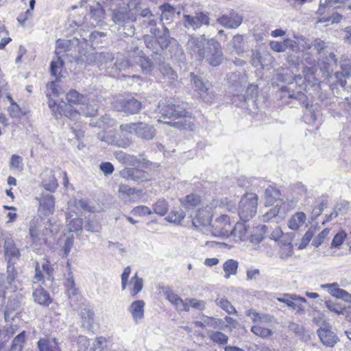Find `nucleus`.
<instances>
[{
	"label": "nucleus",
	"instance_id": "f257e3e1",
	"mask_svg": "<svg viewBox=\"0 0 351 351\" xmlns=\"http://www.w3.org/2000/svg\"><path fill=\"white\" fill-rule=\"evenodd\" d=\"M186 47L187 49L199 61L205 59L213 66H219L222 62L221 46L215 39L206 40L204 35L198 38L191 37Z\"/></svg>",
	"mask_w": 351,
	"mask_h": 351
},
{
	"label": "nucleus",
	"instance_id": "f03ea898",
	"mask_svg": "<svg viewBox=\"0 0 351 351\" xmlns=\"http://www.w3.org/2000/svg\"><path fill=\"white\" fill-rule=\"evenodd\" d=\"M158 112L164 119H172L173 121H164L173 127L184 130H193L194 124L192 119L186 116L185 108L173 104L169 100L160 102L158 106ZM160 122H163L159 120Z\"/></svg>",
	"mask_w": 351,
	"mask_h": 351
},
{
	"label": "nucleus",
	"instance_id": "7ed1b4c3",
	"mask_svg": "<svg viewBox=\"0 0 351 351\" xmlns=\"http://www.w3.org/2000/svg\"><path fill=\"white\" fill-rule=\"evenodd\" d=\"M111 21L119 25V35L123 36H132L135 32L133 22L135 16L132 13L128 4L123 3H115L114 8L110 7Z\"/></svg>",
	"mask_w": 351,
	"mask_h": 351
},
{
	"label": "nucleus",
	"instance_id": "20e7f679",
	"mask_svg": "<svg viewBox=\"0 0 351 351\" xmlns=\"http://www.w3.org/2000/svg\"><path fill=\"white\" fill-rule=\"evenodd\" d=\"M264 198L267 206H272L274 203H277L275 208L271 209L262 216V221L264 222L269 221L272 218L276 217L278 213H286L295 208L298 202L296 199H293L290 202H282L280 199L279 190L271 186H269L265 189Z\"/></svg>",
	"mask_w": 351,
	"mask_h": 351
},
{
	"label": "nucleus",
	"instance_id": "39448f33",
	"mask_svg": "<svg viewBox=\"0 0 351 351\" xmlns=\"http://www.w3.org/2000/svg\"><path fill=\"white\" fill-rule=\"evenodd\" d=\"M191 82L204 102L211 103L215 97L213 85L201 75L191 72L189 74Z\"/></svg>",
	"mask_w": 351,
	"mask_h": 351
},
{
	"label": "nucleus",
	"instance_id": "423d86ee",
	"mask_svg": "<svg viewBox=\"0 0 351 351\" xmlns=\"http://www.w3.org/2000/svg\"><path fill=\"white\" fill-rule=\"evenodd\" d=\"M119 130L129 134L134 133L138 138L143 140H151L156 135L154 127L144 122L121 124Z\"/></svg>",
	"mask_w": 351,
	"mask_h": 351
},
{
	"label": "nucleus",
	"instance_id": "0eeeda50",
	"mask_svg": "<svg viewBox=\"0 0 351 351\" xmlns=\"http://www.w3.org/2000/svg\"><path fill=\"white\" fill-rule=\"evenodd\" d=\"M232 227L230 217L226 215H222L210 223L206 231H204V234L218 237H229Z\"/></svg>",
	"mask_w": 351,
	"mask_h": 351
},
{
	"label": "nucleus",
	"instance_id": "6e6552de",
	"mask_svg": "<svg viewBox=\"0 0 351 351\" xmlns=\"http://www.w3.org/2000/svg\"><path fill=\"white\" fill-rule=\"evenodd\" d=\"M258 196L254 193L245 195L241 199L239 215L241 220L249 221L256 213Z\"/></svg>",
	"mask_w": 351,
	"mask_h": 351
},
{
	"label": "nucleus",
	"instance_id": "1a4fd4ad",
	"mask_svg": "<svg viewBox=\"0 0 351 351\" xmlns=\"http://www.w3.org/2000/svg\"><path fill=\"white\" fill-rule=\"evenodd\" d=\"M66 99L69 105L80 104L84 106L81 108L82 113L86 117L94 116L97 108L88 104V99L86 95L80 94L77 90L71 89L66 95Z\"/></svg>",
	"mask_w": 351,
	"mask_h": 351
},
{
	"label": "nucleus",
	"instance_id": "9d476101",
	"mask_svg": "<svg viewBox=\"0 0 351 351\" xmlns=\"http://www.w3.org/2000/svg\"><path fill=\"white\" fill-rule=\"evenodd\" d=\"M8 275L5 278L3 275L0 276V289L5 293V291L14 292L21 289V283L16 279L17 272L12 265L7 266Z\"/></svg>",
	"mask_w": 351,
	"mask_h": 351
},
{
	"label": "nucleus",
	"instance_id": "9b49d317",
	"mask_svg": "<svg viewBox=\"0 0 351 351\" xmlns=\"http://www.w3.org/2000/svg\"><path fill=\"white\" fill-rule=\"evenodd\" d=\"M191 217L193 226L204 233V231H206V228L210 226L211 208L206 207L198 209Z\"/></svg>",
	"mask_w": 351,
	"mask_h": 351
},
{
	"label": "nucleus",
	"instance_id": "f8f14e48",
	"mask_svg": "<svg viewBox=\"0 0 351 351\" xmlns=\"http://www.w3.org/2000/svg\"><path fill=\"white\" fill-rule=\"evenodd\" d=\"M113 106L117 111L131 114H137L141 109V103L134 98L117 99L114 101Z\"/></svg>",
	"mask_w": 351,
	"mask_h": 351
},
{
	"label": "nucleus",
	"instance_id": "ddd939ff",
	"mask_svg": "<svg viewBox=\"0 0 351 351\" xmlns=\"http://www.w3.org/2000/svg\"><path fill=\"white\" fill-rule=\"evenodd\" d=\"M184 26L187 29L195 30L202 25H208L210 18L208 14L200 12L195 14V16L184 14Z\"/></svg>",
	"mask_w": 351,
	"mask_h": 351
},
{
	"label": "nucleus",
	"instance_id": "4468645a",
	"mask_svg": "<svg viewBox=\"0 0 351 351\" xmlns=\"http://www.w3.org/2000/svg\"><path fill=\"white\" fill-rule=\"evenodd\" d=\"M226 80L238 93H241L245 89L247 77L244 71L231 72L227 75Z\"/></svg>",
	"mask_w": 351,
	"mask_h": 351
},
{
	"label": "nucleus",
	"instance_id": "2eb2a0df",
	"mask_svg": "<svg viewBox=\"0 0 351 351\" xmlns=\"http://www.w3.org/2000/svg\"><path fill=\"white\" fill-rule=\"evenodd\" d=\"M3 250L5 258L8 261V265H14L15 261L19 258L21 254L12 238L7 237L5 239Z\"/></svg>",
	"mask_w": 351,
	"mask_h": 351
},
{
	"label": "nucleus",
	"instance_id": "dca6fc26",
	"mask_svg": "<svg viewBox=\"0 0 351 351\" xmlns=\"http://www.w3.org/2000/svg\"><path fill=\"white\" fill-rule=\"evenodd\" d=\"M141 194V190H136L125 184H120L119 186V197L125 202H136L140 198Z\"/></svg>",
	"mask_w": 351,
	"mask_h": 351
},
{
	"label": "nucleus",
	"instance_id": "f3484780",
	"mask_svg": "<svg viewBox=\"0 0 351 351\" xmlns=\"http://www.w3.org/2000/svg\"><path fill=\"white\" fill-rule=\"evenodd\" d=\"M341 71H337L331 75L330 78L335 85H339L341 87H345L347 84L346 79L351 76V63H343L341 66Z\"/></svg>",
	"mask_w": 351,
	"mask_h": 351
},
{
	"label": "nucleus",
	"instance_id": "a211bd4d",
	"mask_svg": "<svg viewBox=\"0 0 351 351\" xmlns=\"http://www.w3.org/2000/svg\"><path fill=\"white\" fill-rule=\"evenodd\" d=\"M279 302L298 311H302L304 309L302 303L306 302V300L296 294H285L283 298H278Z\"/></svg>",
	"mask_w": 351,
	"mask_h": 351
},
{
	"label": "nucleus",
	"instance_id": "6ab92c4d",
	"mask_svg": "<svg viewBox=\"0 0 351 351\" xmlns=\"http://www.w3.org/2000/svg\"><path fill=\"white\" fill-rule=\"evenodd\" d=\"M321 287L324 289H326L328 293L333 297L351 303V295L346 290L340 289L337 282L322 285Z\"/></svg>",
	"mask_w": 351,
	"mask_h": 351
},
{
	"label": "nucleus",
	"instance_id": "aec40b11",
	"mask_svg": "<svg viewBox=\"0 0 351 351\" xmlns=\"http://www.w3.org/2000/svg\"><path fill=\"white\" fill-rule=\"evenodd\" d=\"M32 297L36 303L44 306H48L52 302L49 293L40 285H34Z\"/></svg>",
	"mask_w": 351,
	"mask_h": 351
},
{
	"label": "nucleus",
	"instance_id": "412c9836",
	"mask_svg": "<svg viewBox=\"0 0 351 351\" xmlns=\"http://www.w3.org/2000/svg\"><path fill=\"white\" fill-rule=\"evenodd\" d=\"M39 204L38 211L43 215L48 216L53 213L55 202L52 195L43 193Z\"/></svg>",
	"mask_w": 351,
	"mask_h": 351
},
{
	"label": "nucleus",
	"instance_id": "4be33fe9",
	"mask_svg": "<svg viewBox=\"0 0 351 351\" xmlns=\"http://www.w3.org/2000/svg\"><path fill=\"white\" fill-rule=\"evenodd\" d=\"M219 23L227 28H237L243 21L241 16L235 12H230L229 14H224L218 19Z\"/></svg>",
	"mask_w": 351,
	"mask_h": 351
},
{
	"label": "nucleus",
	"instance_id": "5701e85b",
	"mask_svg": "<svg viewBox=\"0 0 351 351\" xmlns=\"http://www.w3.org/2000/svg\"><path fill=\"white\" fill-rule=\"evenodd\" d=\"M165 295L166 299L168 300L173 305H174L176 309L179 311H189V304L188 300H183L177 294L173 293L172 291L167 290L165 291Z\"/></svg>",
	"mask_w": 351,
	"mask_h": 351
},
{
	"label": "nucleus",
	"instance_id": "b1692460",
	"mask_svg": "<svg viewBox=\"0 0 351 351\" xmlns=\"http://www.w3.org/2000/svg\"><path fill=\"white\" fill-rule=\"evenodd\" d=\"M123 178L135 182H143L149 179V174L143 170L137 168H130L123 170L121 172Z\"/></svg>",
	"mask_w": 351,
	"mask_h": 351
},
{
	"label": "nucleus",
	"instance_id": "393cba45",
	"mask_svg": "<svg viewBox=\"0 0 351 351\" xmlns=\"http://www.w3.org/2000/svg\"><path fill=\"white\" fill-rule=\"evenodd\" d=\"M145 305V303L143 300H136L128 308L136 324H138L144 317Z\"/></svg>",
	"mask_w": 351,
	"mask_h": 351
},
{
	"label": "nucleus",
	"instance_id": "a878e982",
	"mask_svg": "<svg viewBox=\"0 0 351 351\" xmlns=\"http://www.w3.org/2000/svg\"><path fill=\"white\" fill-rule=\"evenodd\" d=\"M317 335L322 342L328 347H333L338 341V337L328 329L319 328L317 330Z\"/></svg>",
	"mask_w": 351,
	"mask_h": 351
},
{
	"label": "nucleus",
	"instance_id": "bb28decb",
	"mask_svg": "<svg viewBox=\"0 0 351 351\" xmlns=\"http://www.w3.org/2000/svg\"><path fill=\"white\" fill-rule=\"evenodd\" d=\"M228 47L232 53L241 55L246 51L245 43L243 35L237 34L233 36L228 44Z\"/></svg>",
	"mask_w": 351,
	"mask_h": 351
},
{
	"label": "nucleus",
	"instance_id": "cd10ccee",
	"mask_svg": "<svg viewBox=\"0 0 351 351\" xmlns=\"http://www.w3.org/2000/svg\"><path fill=\"white\" fill-rule=\"evenodd\" d=\"M102 5L104 4L100 0L90 6V14L91 19L95 21V24L93 23H92L93 25H98V23L105 18V12Z\"/></svg>",
	"mask_w": 351,
	"mask_h": 351
},
{
	"label": "nucleus",
	"instance_id": "c85d7f7f",
	"mask_svg": "<svg viewBox=\"0 0 351 351\" xmlns=\"http://www.w3.org/2000/svg\"><path fill=\"white\" fill-rule=\"evenodd\" d=\"M39 351H60L55 339L43 338L37 343Z\"/></svg>",
	"mask_w": 351,
	"mask_h": 351
},
{
	"label": "nucleus",
	"instance_id": "c756f323",
	"mask_svg": "<svg viewBox=\"0 0 351 351\" xmlns=\"http://www.w3.org/2000/svg\"><path fill=\"white\" fill-rule=\"evenodd\" d=\"M306 220V217L304 213L297 212L289 219L288 221V226L291 230H298L305 223Z\"/></svg>",
	"mask_w": 351,
	"mask_h": 351
},
{
	"label": "nucleus",
	"instance_id": "7c9ffc66",
	"mask_svg": "<svg viewBox=\"0 0 351 351\" xmlns=\"http://www.w3.org/2000/svg\"><path fill=\"white\" fill-rule=\"evenodd\" d=\"M159 69L163 76V78L167 80V83L172 84L177 80V73L172 69L169 64L162 63L160 64Z\"/></svg>",
	"mask_w": 351,
	"mask_h": 351
},
{
	"label": "nucleus",
	"instance_id": "2f4dec72",
	"mask_svg": "<svg viewBox=\"0 0 351 351\" xmlns=\"http://www.w3.org/2000/svg\"><path fill=\"white\" fill-rule=\"evenodd\" d=\"M245 315L250 317L256 324L270 322L272 319V317L268 314H261L252 309L247 311Z\"/></svg>",
	"mask_w": 351,
	"mask_h": 351
},
{
	"label": "nucleus",
	"instance_id": "473e14b6",
	"mask_svg": "<svg viewBox=\"0 0 351 351\" xmlns=\"http://www.w3.org/2000/svg\"><path fill=\"white\" fill-rule=\"evenodd\" d=\"M181 205L185 208H193L201 203L200 196L197 194H190L180 199Z\"/></svg>",
	"mask_w": 351,
	"mask_h": 351
},
{
	"label": "nucleus",
	"instance_id": "72a5a7b5",
	"mask_svg": "<svg viewBox=\"0 0 351 351\" xmlns=\"http://www.w3.org/2000/svg\"><path fill=\"white\" fill-rule=\"evenodd\" d=\"M64 287L69 298L76 296L78 294V289L76 288L73 275L70 271L65 276Z\"/></svg>",
	"mask_w": 351,
	"mask_h": 351
},
{
	"label": "nucleus",
	"instance_id": "f704fd0d",
	"mask_svg": "<svg viewBox=\"0 0 351 351\" xmlns=\"http://www.w3.org/2000/svg\"><path fill=\"white\" fill-rule=\"evenodd\" d=\"M292 84L289 85L288 87H285L282 89V91L286 93L287 97L288 98L294 99L298 101L300 104H304L306 101V95L301 90L295 91L291 88ZM294 86L295 85L293 84Z\"/></svg>",
	"mask_w": 351,
	"mask_h": 351
},
{
	"label": "nucleus",
	"instance_id": "c9c22d12",
	"mask_svg": "<svg viewBox=\"0 0 351 351\" xmlns=\"http://www.w3.org/2000/svg\"><path fill=\"white\" fill-rule=\"evenodd\" d=\"M114 59L112 53L109 52H101L96 54H89L87 60H92L98 61L101 64H107Z\"/></svg>",
	"mask_w": 351,
	"mask_h": 351
},
{
	"label": "nucleus",
	"instance_id": "e433bc0d",
	"mask_svg": "<svg viewBox=\"0 0 351 351\" xmlns=\"http://www.w3.org/2000/svg\"><path fill=\"white\" fill-rule=\"evenodd\" d=\"M247 229L245 225L242 223H237L233 227L230 232V235L234 236L235 238H238L239 241H244L247 237Z\"/></svg>",
	"mask_w": 351,
	"mask_h": 351
},
{
	"label": "nucleus",
	"instance_id": "4c0bfd02",
	"mask_svg": "<svg viewBox=\"0 0 351 351\" xmlns=\"http://www.w3.org/2000/svg\"><path fill=\"white\" fill-rule=\"evenodd\" d=\"M77 42V40H58L56 43L57 48L56 50V53L57 56H60L62 52L71 51L75 43Z\"/></svg>",
	"mask_w": 351,
	"mask_h": 351
},
{
	"label": "nucleus",
	"instance_id": "58836bf2",
	"mask_svg": "<svg viewBox=\"0 0 351 351\" xmlns=\"http://www.w3.org/2000/svg\"><path fill=\"white\" fill-rule=\"evenodd\" d=\"M215 303L219 308H221L230 315L237 313V311H236L235 308L224 297L218 296L215 300Z\"/></svg>",
	"mask_w": 351,
	"mask_h": 351
},
{
	"label": "nucleus",
	"instance_id": "ea45409f",
	"mask_svg": "<svg viewBox=\"0 0 351 351\" xmlns=\"http://www.w3.org/2000/svg\"><path fill=\"white\" fill-rule=\"evenodd\" d=\"M131 286L130 293L132 296H135L141 292L143 287V280L138 276L137 273L131 278L130 281Z\"/></svg>",
	"mask_w": 351,
	"mask_h": 351
},
{
	"label": "nucleus",
	"instance_id": "a19ab883",
	"mask_svg": "<svg viewBox=\"0 0 351 351\" xmlns=\"http://www.w3.org/2000/svg\"><path fill=\"white\" fill-rule=\"evenodd\" d=\"M81 317L82 326L84 328H89L94 322V313L90 308H84L81 311Z\"/></svg>",
	"mask_w": 351,
	"mask_h": 351
},
{
	"label": "nucleus",
	"instance_id": "79ce46f5",
	"mask_svg": "<svg viewBox=\"0 0 351 351\" xmlns=\"http://www.w3.org/2000/svg\"><path fill=\"white\" fill-rule=\"evenodd\" d=\"M239 263L237 261L233 259H228L223 265V271H225V278H229L231 275H235L237 272Z\"/></svg>",
	"mask_w": 351,
	"mask_h": 351
},
{
	"label": "nucleus",
	"instance_id": "37998d69",
	"mask_svg": "<svg viewBox=\"0 0 351 351\" xmlns=\"http://www.w3.org/2000/svg\"><path fill=\"white\" fill-rule=\"evenodd\" d=\"M63 60L61 59L60 56H57L56 60H52L50 64V71L51 74L56 79H58L61 77L62 69L63 67Z\"/></svg>",
	"mask_w": 351,
	"mask_h": 351
},
{
	"label": "nucleus",
	"instance_id": "c03bdc74",
	"mask_svg": "<svg viewBox=\"0 0 351 351\" xmlns=\"http://www.w3.org/2000/svg\"><path fill=\"white\" fill-rule=\"evenodd\" d=\"M185 213L181 208L173 209L169 215L166 217V219L176 224L180 223L185 217Z\"/></svg>",
	"mask_w": 351,
	"mask_h": 351
},
{
	"label": "nucleus",
	"instance_id": "a18cd8bd",
	"mask_svg": "<svg viewBox=\"0 0 351 351\" xmlns=\"http://www.w3.org/2000/svg\"><path fill=\"white\" fill-rule=\"evenodd\" d=\"M60 113H63L64 115L71 119L77 120L80 117V112L74 110L71 105L66 104L63 102V106H59Z\"/></svg>",
	"mask_w": 351,
	"mask_h": 351
},
{
	"label": "nucleus",
	"instance_id": "49530a36",
	"mask_svg": "<svg viewBox=\"0 0 351 351\" xmlns=\"http://www.w3.org/2000/svg\"><path fill=\"white\" fill-rule=\"evenodd\" d=\"M144 40L146 47L149 49L154 53L160 54V44H158L157 38L152 36H145Z\"/></svg>",
	"mask_w": 351,
	"mask_h": 351
},
{
	"label": "nucleus",
	"instance_id": "de8ad7c7",
	"mask_svg": "<svg viewBox=\"0 0 351 351\" xmlns=\"http://www.w3.org/2000/svg\"><path fill=\"white\" fill-rule=\"evenodd\" d=\"M208 336L213 342L218 344H226L228 341V337L219 331H209Z\"/></svg>",
	"mask_w": 351,
	"mask_h": 351
},
{
	"label": "nucleus",
	"instance_id": "09e8293b",
	"mask_svg": "<svg viewBox=\"0 0 351 351\" xmlns=\"http://www.w3.org/2000/svg\"><path fill=\"white\" fill-rule=\"evenodd\" d=\"M124 132L121 130L117 132L114 136L113 142L118 147L125 148L131 144L132 141L129 137L125 136Z\"/></svg>",
	"mask_w": 351,
	"mask_h": 351
},
{
	"label": "nucleus",
	"instance_id": "8fccbe9b",
	"mask_svg": "<svg viewBox=\"0 0 351 351\" xmlns=\"http://www.w3.org/2000/svg\"><path fill=\"white\" fill-rule=\"evenodd\" d=\"M25 341V332L23 331L14 337L9 351H22Z\"/></svg>",
	"mask_w": 351,
	"mask_h": 351
},
{
	"label": "nucleus",
	"instance_id": "3c124183",
	"mask_svg": "<svg viewBox=\"0 0 351 351\" xmlns=\"http://www.w3.org/2000/svg\"><path fill=\"white\" fill-rule=\"evenodd\" d=\"M153 210L154 213L160 216H164L169 210V204L165 199H158L153 205Z\"/></svg>",
	"mask_w": 351,
	"mask_h": 351
},
{
	"label": "nucleus",
	"instance_id": "603ef678",
	"mask_svg": "<svg viewBox=\"0 0 351 351\" xmlns=\"http://www.w3.org/2000/svg\"><path fill=\"white\" fill-rule=\"evenodd\" d=\"M251 331L255 335L262 337L266 338L272 335L273 332L271 330L265 328L261 326V324H255L251 328Z\"/></svg>",
	"mask_w": 351,
	"mask_h": 351
},
{
	"label": "nucleus",
	"instance_id": "864d4df0",
	"mask_svg": "<svg viewBox=\"0 0 351 351\" xmlns=\"http://www.w3.org/2000/svg\"><path fill=\"white\" fill-rule=\"evenodd\" d=\"M84 229L86 231L91 232H99L101 227L99 222L95 219H86L84 224Z\"/></svg>",
	"mask_w": 351,
	"mask_h": 351
},
{
	"label": "nucleus",
	"instance_id": "5fc2aeb1",
	"mask_svg": "<svg viewBox=\"0 0 351 351\" xmlns=\"http://www.w3.org/2000/svg\"><path fill=\"white\" fill-rule=\"evenodd\" d=\"M162 10L161 19L171 21L174 16L175 8L169 4H164L160 6Z\"/></svg>",
	"mask_w": 351,
	"mask_h": 351
},
{
	"label": "nucleus",
	"instance_id": "6e6d98bb",
	"mask_svg": "<svg viewBox=\"0 0 351 351\" xmlns=\"http://www.w3.org/2000/svg\"><path fill=\"white\" fill-rule=\"evenodd\" d=\"M204 317L206 327H212L213 328L220 329L223 328V321L221 319L208 316H204Z\"/></svg>",
	"mask_w": 351,
	"mask_h": 351
},
{
	"label": "nucleus",
	"instance_id": "4d7b16f0",
	"mask_svg": "<svg viewBox=\"0 0 351 351\" xmlns=\"http://www.w3.org/2000/svg\"><path fill=\"white\" fill-rule=\"evenodd\" d=\"M137 62L141 66L143 71L146 73L151 71L152 69L154 66L152 61L145 56H140L138 58V61Z\"/></svg>",
	"mask_w": 351,
	"mask_h": 351
},
{
	"label": "nucleus",
	"instance_id": "13d9d810",
	"mask_svg": "<svg viewBox=\"0 0 351 351\" xmlns=\"http://www.w3.org/2000/svg\"><path fill=\"white\" fill-rule=\"evenodd\" d=\"M317 232V227L311 226L304 235L302 242L300 245V248H304L310 242L315 232Z\"/></svg>",
	"mask_w": 351,
	"mask_h": 351
},
{
	"label": "nucleus",
	"instance_id": "bf43d9fd",
	"mask_svg": "<svg viewBox=\"0 0 351 351\" xmlns=\"http://www.w3.org/2000/svg\"><path fill=\"white\" fill-rule=\"evenodd\" d=\"M346 0H320L318 13L324 14L325 8H330L335 6L336 4L344 3Z\"/></svg>",
	"mask_w": 351,
	"mask_h": 351
},
{
	"label": "nucleus",
	"instance_id": "052dcab7",
	"mask_svg": "<svg viewBox=\"0 0 351 351\" xmlns=\"http://www.w3.org/2000/svg\"><path fill=\"white\" fill-rule=\"evenodd\" d=\"M130 158H132L129 159L130 161H128L126 163V165H130L132 166L137 165L141 167L146 168L148 167L151 164V162L149 160H147L145 158H137L136 156L133 155H130Z\"/></svg>",
	"mask_w": 351,
	"mask_h": 351
},
{
	"label": "nucleus",
	"instance_id": "680f3d73",
	"mask_svg": "<svg viewBox=\"0 0 351 351\" xmlns=\"http://www.w3.org/2000/svg\"><path fill=\"white\" fill-rule=\"evenodd\" d=\"M43 184L44 188L50 192H54L58 186V181L53 175L50 176L48 182L43 180Z\"/></svg>",
	"mask_w": 351,
	"mask_h": 351
},
{
	"label": "nucleus",
	"instance_id": "e2e57ef3",
	"mask_svg": "<svg viewBox=\"0 0 351 351\" xmlns=\"http://www.w3.org/2000/svg\"><path fill=\"white\" fill-rule=\"evenodd\" d=\"M132 213L134 216L143 217L152 214L151 209L146 206H138L134 207Z\"/></svg>",
	"mask_w": 351,
	"mask_h": 351
},
{
	"label": "nucleus",
	"instance_id": "0e129e2a",
	"mask_svg": "<svg viewBox=\"0 0 351 351\" xmlns=\"http://www.w3.org/2000/svg\"><path fill=\"white\" fill-rule=\"evenodd\" d=\"M10 167L16 170H22L23 167L22 157L16 154L12 155L10 161Z\"/></svg>",
	"mask_w": 351,
	"mask_h": 351
},
{
	"label": "nucleus",
	"instance_id": "69168bd1",
	"mask_svg": "<svg viewBox=\"0 0 351 351\" xmlns=\"http://www.w3.org/2000/svg\"><path fill=\"white\" fill-rule=\"evenodd\" d=\"M330 232V230L328 228H325L319 234L317 237H316L313 240V245L316 247H318L319 245H321L324 239L326 238V237L328 236V233Z\"/></svg>",
	"mask_w": 351,
	"mask_h": 351
},
{
	"label": "nucleus",
	"instance_id": "338daca9",
	"mask_svg": "<svg viewBox=\"0 0 351 351\" xmlns=\"http://www.w3.org/2000/svg\"><path fill=\"white\" fill-rule=\"evenodd\" d=\"M346 237V233L343 231L339 232L333 238L331 247H339L343 242L345 238Z\"/></svg>",
	"mask_w": 351,
	"mask_h": 351
},
{
	"label": "nucleus",
	"instance_id": "774afa93",
	"mask_svg": "<svg viewBox=\"0 0 351 351\" xmlns=\"http://www.w3.org/2000/svg\"><path fill=\"white\" fill-rule=\"evenodd\" d=\"M82 229V220L80 218H75L69 224V232H78Z\"/></svg>",
	"mask_w": 351,
	"mask_h": 351
}]
</instances>
